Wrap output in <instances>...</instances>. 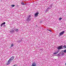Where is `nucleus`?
<instances>
[{
	"label": "nucleus",
	"instance_id": "9b49d317",
	"mask_svg": "<svg viewBox=\"0 0 66 66\" xmlns=\"http://www.w3.org/2000/svg\"><path fill=\"white\" fill-rule=\"evenodd\" d=\"M11 47H10V48H11V47H13V46H14V44H11Z\"/></svg>",
	"mask_w": 66,
	"mask_h": 66
},
{
	"label": "nucleus",
	"instance_id": "4be33fe9",
	"mask_svg": "<svg viewBox=\"0 0 66 66\" xmlns=\"http://www.w3.org/2000/svg\"><path fill=\"white\" fill-rule=\"evenodd\" d=\"M49 9V8H47V9Z\"/></svg>",
	"mask_w": 66,
	"mask_h": 66
},
{
	"label": "nucleus",
	"instance_id": "9d476101",
	"mask_svg": "<svg viewBox=\"0 0 66 66\" xmlns=\"http://www.w3.org/2000/svg\"><path fill=\"white\" fill-rule=\"evenodd\" d=\"M21 4L22 5H26V4L24 3H22V2H21Z\"/></svg>",
	"mask_w": 66,
	"mask_h": 66
},
{
	"label": "nucleus",
	"instance_id": "f3484780",
	"mask_svg": "<svg viewBox=\"0 0 66 66\" xmlns=\"http://www.w3.org/2000/svg\"><path fill=\"white\" fill-rule=\"evenodd\" d=\"M11 6L12 7H14L15 6V5H11Z\"/></svg>",
	"mask_w": 66,
	"mask_h": 66
},
{
	"label": "nucleus",
	"instance_id": "4468645a",
	"mask_svg": "<svg viewBox=\"0 0 66 66\" xmlns=\"http://www.w3.org/2000/svg\"><path fill=\"white\" fill-rule=\"evenodd\" d=\"M15 31L16 32H18V31H19L18 29H15Z\"/></svg>",
	"mask_w": 66,
	"mask_h": 66
},
{
	"label": "nucleus",
	"instance_id": "aec40b11",
	"mask_svg": "<svg viewBox=\"0 0 66 66\" xmlns=\"http://www.w3.org/2000/svg\"><path fill=\"white\" fill-rule=\"evenodd\" d=\"M3 27H5V25H4Z\"/></svg>",
	"mask_w": 66,
	"mask_h": 66
},
{
	"label": "nucleus",
	"instance_id": "a211bd4d",
	"mask_svg": "<svg viewBox=\"0 0 66 66\" xmlns=\"http://www.w3.org/2000/svg\"><path fill=\"white\" fill-rule=\"evenodd\" d=\"M62 19V18H59V20H61Z\"/></svg>",
	"mask_w": 66,
	"mask_h": 66
},
{
	"label": "nucleus",
	"instance_id": "1a4fd4ad",
	"mask_svg": "<svg viewBox=\"0 0 66 66\" xmlns=\"http://www.w3.org/2000/svg\"><path fill=\"white\" fill-rule=\"evenodd\" d=\"M5 24V22H4L1 24V27H2V25H3V24Z\"/></svg>",
	"mask_w": 66,
	"mask_h": 66
},
{
	"label": "nucleus",
	"instance_id": "6ab92c4d",
	"mask_svg": "<svg viewBox=\"0 0 66 66\" xmlns=\"http://www.w3.org/2000/svg\"><path fill=\"white\" fill-rule=\"evenodd\" d=\"M47 30H48L49 31H50V32H51V30H49L48 29H47Z\"/></svg>",
	"mask_w": 66,
	"mask_h": 66
},
{
	"label": "nucleus",
	"instance_id": "423d86ee",
	"mask_svg": "<svg viewBox=\"0 0 66 66\" xmlns=\"http://www.w3.org/2000/svg\"><path fill=\"white\" fill-rule=\"evenodd\" d=\"M31 66H36V64L35 63L33 62Z\"/></svg>",
	"mask_w": 66,
	"mask_h": 66
},
{
	"label": "nucleus",
	"instance_id": "f03ea898",
	"mask_svg": "<svg viewBox=\"0 0 66 66\" xmlns=\"http://www.w3.org/2000/svg\"><path fill=\"white\" fill-rule=\"evenodd\" d=\"M63 45H61L59 46L57 48L58 50H61V49H63Z\"/></svg>",
	"mask_w": 66,
	"mask_h": 66
},
{
	"label": "nucleus",
	"instance_id": "0eeeda50",
	"mask_svg": "<svg viewBox=\"0 0 66 66\" xmlns=\"http://www.w3.org/2000/svg\"><path fill=\"white\" fill-rule=\"evenodd\" d=\"M61 53L60 52L58 54H57L56 56H60L61 55Z\"/></svg>",
	"mask_w": 66,
	"mask_h": 66
},
{
	"label": "nucleus",
	"instance_id": "ddd939ff",
	"mask_svg": "<svg viewBox=\"0 0 66 66\" xmlns=\"http://www.w3.org/2000/svg\"><path fill=\"white\" fill-rule=\"evenodd\" d=\"M65 32V31H64L61 32L60 33H64Z\"/></svg>",
	"mask_w": 66,
	"mask_h": 66
},
{
	"label": "nucleus",
	"instance_id": "20e7f679",
	"mask_svg": "<svg viewBox=\"0 0 66 66\" xmlns=\"http://www.w3.org/2000/svg\"><path fill=\"white\" fill-rule=\"evenodd\" d=\"M60 52V51H59V50L57 51V52H56V51H55V53H53V54H54V55L56 54H57V53H58V52Z\"/></svg>",
	"mask_w": 66,
	"mask_h": 66
},
{
	"label": "nucleus",
	"instance_id": "7ed1b4c3",
	"mask_svg": "<svg viewBox=\"0 0 66 66\" xmlns=\"http://www.w3.org/2000/svg\"><path fill=\"white\" fill-rule=\"evenodd\" d=\"M27 19L26 20L27 21H30L31 20V18L30 16H27Z\"/></svg>",
	"mask_w": 66,
	"mask_h": 66
},
{
	"label": "nucleus",
	"instance_id": "2eb2a0df",
	"mask_svg": "<svg viewBox=\"0 0 66 66\" xmlns=\"http://www.w3.org/2000/svg\"><path fill=\"white\" fill-rule=\"evenodd\" d=\"M63 48H65V49H66V45H64L63 46Z\"/></svg>",
	"mask_w": 66,
	"mask_h": 66
},
{
	"label": "nucleus",
	"instance_id": "412c9836",
	"mask_svg": "<svg viewBox=\"0 0 66 66\" xmlns=\"http://www.w3.org/2000/svg\"><path fill=\"white\" fill-rule=\"evenodd\" d=\"M63 51V50H62V51H61V52H62Z\"/></svg>",
	"mask_w": 66,
	"mask_h": 66
},
{
	"label": "nucleus",
	"instance_id": "f8f14e48",
	"mask_svg": "<svg viewBox=\"0 0 66 66\" xmlns=\"http://www.w3.org/2000/svg\"><path fill=\"white\" fill-rule=\"evenodd\" d=\"M65 54L64 53H62L61 54V55H62V56H64V55Z\"/></svg>",
	"mask_w": 66,
	"mask_h": 66
},
{
	"label": "nucleus",
	"instance_id": "6e6552de",
	"mask_svg": "<svg viewBox=\"0 0 66 66\" xmlns=\"http://www.w3.org/2000/svg\"><path fill=\"white\" fill-rule=\"evenodd\" d=\"M63 34H64V33H60L59 35V37H60L61 36H62V35H63Z\"/></svg>",
	"mask_w": 66,
	"mask_h": 66
},
{
	"label": "nucleus",
	"instance_id": "dca6fc26",
	"mask_svg": "<svg viewBox=\"0 0 66 66\" xmlns=\"http://www.w3.org/2000/svg\"><path fill=\"white\" fill-rule=\"evenodd\" d=\"M63 52L64 53H66V49L65 50H64Z\"/></svg>",
	"mask_w": 66,
	"mask_h": 66
},
{
	"label": "nucleus",
	"instance_id": "39448f33",
	"mask_svg": "<svg viewBox=\"0 0 66 66\" xmlns=\"http://www.w3.org/2000/svg\"><path fill=\"white\" fill-rule=\"evenodd\" d=\"M38 14H39V13L38 12L36 13L35 14V17H37L38 15Z\"/></svg>",
	"mask_w": 66,
	"mask_h": 66
},
{
	"label": "nucleus",
	"instance_id": "f257e3e1",
	"mask_svg": "<svg viewBox=\"0 0 66 66\" xmlns=\"http://www.w3.org/2000/svg\"><path fill=\"white\" fill-rule=\"evenodd\" d=\"M14 56L11 57L8 61V63H7L6 65H9L10 64H11V62H12L13 61V60H14Z\"/></svg>",
	"mask_w": 66,
	"mask_h": 66
}]
</instances>
